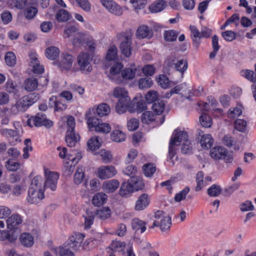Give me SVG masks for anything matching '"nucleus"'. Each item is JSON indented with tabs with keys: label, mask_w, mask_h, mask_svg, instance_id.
<instances>
[{
	"label": "nucleus",
	"mask_w": 256,
	"mask_h": 256,
	"mask_svg": "<svg viewBox=\"0 0 256 256\" xmlns=\"http://www.w3.org/2000/svg\"><path fill=\"white\" fill-rule=\"evenodd\" d=\"M166 2L164 0H158L152 3L150 6V10L153 13L162 11L166 6Z\"/></svg>",
	"instance_id": "28"
},
{
	"label": "nucleus",
	"mask_w": 256,
	"mask_h": 256,
	"mask_svg": "<svg viewBox=\"0 0 256 256\" xmlns=\"http://www.w3.org/2000/svg\"><path fill=\"white\" fill-rule=\"evenodd\" d=\"M132 104L134 108V110H131L132 112L137 111L138 112H141L146 108V104L142 100H139L137 102H132Z\"/></svg>",
	"instance_id": "56"
},
{
	"label": "nucleus",
	"mask_w": 256,
	"mask_h": 256,
	"mask_svg": "<svg viewBox=\"0 0 256 256\" xmlns=\"http://www.w3.org/2000/svg\"><path fill=\"white\" fill-rule=\"evenodd\" d=\"M28 57L30 58L29 66L32 68L33 72L37 74L42 73L44 68L43 66L40 64L36 53L35 52L30 51L28 53Z\"/></svg>",
	"instance_id": "11"
},
{
	"label": "nucleus",
	"mask_w": 256,
	"mask_h": 256,
	"mask_svg": "<svg viewBox=\"0 0 256 256\" xmlns=\"http://www.w3.org/2000/svg\"><path fill=\"white\" fill-rule=\"evenodd\" d=\"M198 132V136L200 137V144L202 148L206 149L210 148L214 143V140L211 135L209 134H205L201 130H199Z\"/></svg>",
	"instance_id": "16"
},
{
	"label": "nucleus",
	"mask_w": 256,
	"mask_h": 256,
	"mask_svg": "<svg viewBox=\"0 0 256 256\" xmlns=\"http://www.w3.org/2000/svg\"><path fill=\"white\" fill-rule=\"evenodd\" d=\"M134 191L132 186L128 181L126 182H124L122 183L119 193L122 196L127 198Z\"/></svg>",
	"instance_id": "26"
},
{
	"label": "nucleus",
	"mask_w": 256,
	"mask_h": 256,
	"mask_svg": "<svg viewBox=\"0 0 256 256\" xmlns=\"http://www.w3.org/2000/svg\"><path fill=\"white\" fill-rule=\"evenodd\" d=\"M100 2L110 12L117 16L122 14V8L113 0H100Z\"/></svg>",
	"instance_id": "13"
},
{
	"label": "nucleus",
	"mask_w": 256,
	"mask_h": 256,
	"mask_svg": "<svg viewBox=\"0 0 256 256\" xmlns=\"http://www.w3.org/2000/svg\"><path fill=\"white\" fill-rule=\"evenodd\" d=\"M27 124L30 127L34 126L36 127L44 126L49 128L53 125V122L48 119L46 114L42 112L38 113L35 116H32L28 120Z\"/></svg>",
	"instance_id": "5"
},
{
	"label": "nucleus",
	"mask_w": 256,
	"mask_h": 256,
	"mask_svg": "<svg viewBox=\"0 0 256 256\" xmlns=\"http://www.w3.org/2000/svg\"><path fill=\"white\" fill-rule=\"evenodd\" d=\"M20 243L24 246L30 247L34 244L32 236L28 233H24L20 237Z\"/></svg>",
	"instance_id": "34"
},
{
	"label": "nucleus",
	"mask_w": 256,
	"mask_h": 256,
	"mask_svg": "<svg viewBox=\"0 0 256 256\" xmlns=\"http://www.w3.org/2000/svg\"><path fill=\"white\" fill-rule=\"evenodd\" d=\"M74 58L72 55L68 54H64L60 66L62 69L68 70L72 66Z\"/></svg>",
	"instance_id": "25"
},
{
	"label": "nucleus",
	"mask_w": 256,
	"mask_h": 256,
	"mask_svg": "<svg viewBox=\"0 0 256 256\" xmlns=\"http://www.w3.org/2000/svg\"><path fill=\"white\" fill-rule=\"evenodd\" d=\"M200 122L202 126L204 128H210L212 124V118L206 113H202L200 116Z\"/></svg>",
	"instance_id": "52"
},
{
	"label": "nucleus",
	"mask_w": 256,
	"mask_h": 256,
	"mask_svg": "<svg viewBox=\"0 0 256 256\" xmlns=\"http://www.w3.org/2000/svg\"><path fill=\"white\" fill-rule=\"evenodd\" d=\"M152 85V80L150 78H142L139 80L138 86L140 89L150 88Z\"/></svg>",
	"instance_id": "60"
},
{
	"label": "nucleus",
	"mask_w": 256,
	"mask_h": 256,
	"mask_svg": "<svg viewBox=\"0 0 256 256\" xmlns=\"http://www.w3.org/2000/svg\"><path fill=\"white\" fill-rule=\"evenodd\" d=\"M136 68H126L122 72L121 76L124 80H131L134 78Z\"/></svg>",
	"instance_id": "41"
},
{
	"label": "nucleus",
	"mask_w": 256,
	"mask_h": 256,
	"mask_svg": "<svg viewBox=\"0 0 256 256\" xmlns=\"http://www.w3.org/2000/svg\"><path fill=\"white\" fill-rule=\"evenodd\" d=\"M123 68V65L121 62H117L114 64L110 70V73L108 75L110 78L119 84L121 82V80L118 78V76L120 75L122 69Z\"/></svg>",
	"instance_id": "17"
},
{
	"label": "nucleus",
	"mask_w": 256,
	"mask_h": 256,
	"mask_svg": "<svg viewBox=\"0 0 256 256\" xmlns=\"http://www.w3.org/2000/svg\"><path fill=\"white\" fill-rule=\"evenodd\" d=\"M42 184L43 180L40 176H36L32 180L26 198L29 204H37L44 198Z\"/></svg>",
	"instance_id": "1"
},
{
	"label": "nucleus",
	"mask_w": 256,
	"mask_h": 256,
	"mask_svg": "<svg viewBox=\"0 0 256 256\" xmlns=\"http://www.w3.org/2000/svg\"><path fill=\"white\" fill-rule=\"evenodd\" d=\"M128 181L132 186L134 190H140L144 186V184L142 179L136 176L130 178Z\"/></svg>",
	"instance_id": "37"
},
{
	"label": "nucleus",
	"mask_w": 256,
	"mask_h": 256,
	"mask_svg": "<svg viewBox=\"0 0 256 256\" xmlns=\"http://www.w3.org/2000/svg\"><path fill=\"white\" fill-rule=\"evenodd\" d=\"M52 252L56 256H74V252H71L64 244L58 248L52 249Z\"/></svg>",
	"instance_id": "23"
},
{
	"label": "nucleus",
	"mask_w": 256,
	"mask_h": 256,
	"mask_svg": "<svg viewBox=\"0 0 256 256\" xmlns=\"http://www.w3.org/2000/svg\"><path fill=\"white\" fill-rule=\"evenodd\" d=\"M67 130L65 140L68 146H74L80 141V136L74 132L75 120L73 116H69L66 122Z\"/></svg>",
	"instance_id": "2"
},
{
	"label": "nucleus",
	"mask_w": 256,
	"mask_h": 256,
	"mask_svg": "<svg viewBox=\"0 0 256 256\" xmlns=\"http://www.w3.org/2000/svg\"><path fill=\"white\" fill-rule=\"evenodd\" d=\"M146 223L144 221L134 218L131 221V226L132 230L138 231L140 230V232L143 233L146 230Z\"/></svg>",
	"instance_id": "27"
},
{
	"label": "nucleus",
	"mask_w": 256,
	"mask_h": 256,
	"mask_svg": "<svg viewBox=\"0 0 256 256\" xmlns=\"http://www.w3.org/2000/svg\"><path fill=\"white\" fill-rule=\"evenodd\" d=\"M46 57L49 60H54L60 54L59 49L56 46H50L46 48L45 52Z\"/></svg>",
	"instance_id": "32"
},
{
	"label": "nucleus",
	"mask_w": 256,
	"mask_h": 256,
	"mask_svg": "<svg viewBox=\"0 0 256 256\" xmlns=\"http://www.w3.org/2000/svg\"><path fill=\"white\" fill-rule=\"evenodd\" d=\"M150 31L174 32L173 30H168L166 26L155 22L152 24L151 29H150L148 26L142 24L138 26L136 30V32H150Z\"/></svg>",
	"instance_id": "14"
},
{
	"label": "nucleus",
	"mask_w": 256,
	"mask_h": 256,
	"mask_svg": "<svg viewBox=\"0 0 256 256\" xmlns=\"http://www.w3.org/2000/svg\"><path fill=\"white\" fill-rule=\"evenodd\" d=\"M118 58V50L114 45L110 46L107 52L106 59L108 60H115Z\"/></svg>",
	"instance_id": "43"
},
{
	"label": "nucleus",
	"mask_w": 256,
	"mask_h": 256,
	"mask_svg": "<svg viewBox=\"0 0 256 256\" xmlns=\"http://www.w3.org/2000/svg\"><path fill=\"white\" fill-rule=\"evenodd\" d=\"M90 55L86 52H81L77 56V63L80 70L83 72H90L92 70Z\"/></svg>",
	"instance_id": "6"
},
{
	"label": "nucleus",
	"mask_w": 256,
	"mask_h": 256,
	"mask_svg": "<svg viewBox=\"0 0 256 256\" xmlns=\"http://www.w3.org/2000/svg\"><path fill=\"white\" fill-rule=\"evenodd\" d=\"M99 154L104 163L108 164L112 161L113 157L110 152L106 151L105 150H102Z\"/></svg>",
	"instance_id": "57"
},
{
	"label": "nucleus",
	"mask_w": 256,
	"mask_h": 256,
	"mask_svg": "<svg viewBox=\"0 0 256 256\" xmlns=\"http://www.w3.org/2000/svg\"><path fill=\"white\" fill-rule=\"evenodd\" d=\"M101 145V140L98 136L92 137L90 138L88 142V148L92 150L98 149Z\"/></svg>",
	"instance_id": "39"
},
{
	"label": "nucleus",
	"mask_w": 256,
	"mask_h": 256,
	"mask_svg": "<svg viewBox=\"0 0 256 256\" xmlns=\"http://www.w3.org/2000/svg\"><path fill=\"white\" fill-rule=\"evenodd\" d=\"M39 99L38 94L32 93L18 99L13 108L18 112H24Z\"/></svg>",
	"instance_id": "3"
},
{
	"label": "nucleus",
	"mask_w": 256,
	"mask_h": 256,
	"mask_svg": "<svg viewBox=\"0 0 256 256\" xmlns=\"http://www.w3.org/2000/svg\"><path fill=\"white\" fill-rule=\"evenodd\" d=\"M4 86L6 90L10 94L16 95L19 92L18 87L16 82L12 80L8 79L5 84Z\"/></svg>",
	"instance_id": "31"
},
{
	"label": "nucleus",
	"mask_w": 256,
	"mask_h": 256,
	"mask_svg": "<svg viewBox=\"0 0 256 256\" xmlns=\"http://www.w3.org/2000/svg\"><path fill=\"white\" fill-rule=\"evenodd\" d=\"M46 181L42 186L44 189L49 188L52 190L54 191L56 188L58 180L59 178L58 174L54 172L47 170H45Z\"/></svg>",
	"instance_id": "7"
},
{
	"label": "nucleus",
	"mask_w": 256,
	"mask_h": 256,
	"mask_svg": "<svg viewBox=\"0 0 256 256\" xmlns=\"http://www.w3.org/2000/svg\"><path fill=\"white\" fill-rule=\"evenodd\" d=\"M111 139L116 142H124L126 140V134L120 130H114L110 134Z\"/></svg>",
	"instance_id": "38"
},
{
	"label": "nucleus",
	"mask_w": 256,
	"mask_h": 256,
	"mask_svg": "<svg viewBox=\"0 0 256 256\" xmlns=\"http://www.w3.org/2000/svg\"><path fill=\"white\" fill-rule=\"evenodd\" d=\"M146 101L148 104L154 102L158 100V93L155 90H150L146 94Z\"/></svg>",
	"instance_id": "58"
},
{
	"label": "nucleus",
	"mask_w": 256,
	"mask_h": 256,
	"mask_svg": "<svg viewBox=\"0 0 256 256\" xmlns=\"http://www.w3.org/2000/svg\"><path fill=\"white\" fill-rule=\"evenodd\" d=\"M116 174V170L112 166H101L98 170V177L102 180L111 178Z\"/></svg>",
	"instance_id": "12"
},
{
	"label": "nucleus",
	"mask_w": 256,
	"mask_h": 256,
	"mask_svg": "<svg viewBox=\"0 0 256 256\" xmlns=\"http://www.w3.org/2000/svg\"><path fill=\"white\" fill-rule=\"evenodd\" d=\"M126 243L120 241L114 240L112 241L108 248L112 251L122 252L126 247Z\"/></svg>",
	"instance_id": "44"
},
{
	"label": "nucleus",
	"mask_w": 256,
	"mask_h": 256,
	"mask_svg": "<svg viewBox=\"0 0 256 256\" xmlns=\"http://www.w3.org/2000/svg\"><path fill=\"white\" fill-rule=\"evenodd\" d=\"M110 112V106L106 103H102L98 105L96 109V113L100 117L108 116Z\"/></svg>",
	"instance_id": "30"
},
{
	"label": "nucleus",
	"mask_w": 256,
	"mask_h": 256,
	"mask_svg": "<svg viewBox=\"0 0 256 256\" xmlns=\"http://www.w3.org/2000/svg\"><path fill=\"white\" fill-rule=\"evenodd\" d=\"M175 69L181 72L182 73L184 72L188 68V63L187 62L184 60H178L176 62Z\"/></svg>",
	"instance_id": "61"
},
{
	"label": "nucleus",
	"mask_w": 256,
	"mask_h": 256,
	"mask_svg": "<svg viewBox=\"0 0 256 256\" xmlns=\"http://www.w3.org/2000/svg\"><path fill=\"white\" fill-rule=\"evenodd\" d=\"M188 135L186 132L184 131H180L174 134V136L172 138L170 142L169 146V158L172 160L176 154L175 146L180 145L182 142H186L188 140Z\"/></svg>",
	"instance_id": "4"
},
{
	"label": "nucleus",
	"mask_w": 256,
	"mask_h": 256,
	"mask_svg": "<svg viewBox=\"0 0 256 256\" xmlns=\"http://www.w3.org/2000/svg\"><path fill=\"white\" fill-rule=\"evenodd\" d=\"M85 219L84 228L89 229L93 224L94 218V214L91 210H87L86 214L84 216Z\"/></svg>",
	"instance_id": "40"
},
{
	"label": "nucleus",
	"mask_w": 256,
	"mask_h": 256,
	"mask_svg": "<svg viewBox=\"0 0 256 256\" xmlns=\"http://www.w3.org/2000/svg\"><path fill=\"white\" fill-rule=\"evenodd\" d=\"M130 98L127 95L118 98V102L116 106V110L120 114L124 112L127 108L130 106Z\"/></svg>",
	"instance_id": "15"
},
{
	"label": "nucleus",
	"mask_w": 256,
	"mask_h": 256,
	"mask_svg": "<svg viewBox=\"0 0 256 256\" xmlns=\"http://www.w3.org/2000/svg\"><path fill=\"white\" fill-rule=\"evenodd\" d=\"M156 167L152 163L146 164L143 166V171L144 175L147 177L152 176L156 172Z\"/></svg>",
	"instance_id": "49"
},
{
	"label": "nucleus",
	"mask_w": 256,
	"mask_h": 256,
	"mask_svg": "<svg viewBox=\"0 0 256 256\" xmlns=\"http://www.w3.org/2000/svg\"><path fill=\"white\" fill-rule=\"evenodd\" d=\"M158 82L163 88H166L170 84V80L165 75H160L158 79Z\"/></svg>",
	"instance_id": "64"
},
{
	"label": "nucleus",
	"mask_w": 256,
	"mask_h": 256,
	"mask_svg": "<svg viewBox=\"0 0 256 256\" xmlns=\"http://www.w3.org/2000/svg\"><path fill=\"white\" fill-rule=\"evenodd\" d=\"M120 182L117 180L112 179L104 182L102 185V188L106 192H114L119 186Z\"/></svg>",
	"instance_id": "19"
},
{
	"label": "nucleus",
	"mask_w": 256,
	"mask_h": 256,
	"mask_svg": "<svg viewBox=\"0 0 256 256\" xmlns=\"http://www.w3.org/2000/svg\"><path fill=\"white\" fill-rule=\"evenodd\" d=\"M108 196L104 192L96 194L92 199V204L96 206H100L105 204L107 200Z\"/></svg>",
	"instance_id": "24"
},
{
	"label": "nucleus",
	"mask_w": 256,
	"mask_h": 256,
	"mask_svg": "<svg viewBox=\"0 0 256 256\" xmlns=\"http://www.w3.org/2000/svg\"><path fill=\"white\" fill-rule=\"evenodd\" d=\"M4 59L6 64L10 66H13L16 64V56L12 52H6L5 55Z\"/></svg>",
	"instance_id": "55"
},
{
	"label": "nucleus",
	"mask_w": 256,
	"mask_h": 256,
	"mask_svg": "<svg viewBox=\"0 0 256 256\" xmlns=\"http://www.w3.org/2000/svg\"><path fill=\"white\" fill-rule=\"evenodd\" d=\"M50 106H54L55 111H63L66 108V105L57 100L56 97L50 98Z\"/></svg>",
	"instance_id": "33"
},
{
	"label": "nucleus",
	"mask_w": 256,
	"mask_h": 256,
	"mask_svg": "<svg viewBox=\"0 0 256 256\" xmlns=\"http://www.w3.org/2000/svg\"><path fill=\"white\" fill-rule=\"evenodd\" d=\"M225 154H226V149L220 146L213 148L210 150V152L212 158L216 160L222 159Z\"/></svg>",
	"instance_id": "20"
},
{
	"label": "nucleus",
	"mask_w": 256,
	"mask_h": 256,
	"mask_svg": "<svg viewBox=\"0 0 256 256\" xmlns=\"http://www.w3.org/2000/svg\"><path fill=\"white\" fill-rule=\"evenodd\" d=\"M120 49L122 54L126 57H129L132 54V46L130 40L128 36H125V39L120 45Z\"/></svg>",
	"instance_id": "18"
},
{
	"label": "nucleus",
	"mask_w": 256,
	"mask_h": 256,
	"mask_svg": "<svg viewBox=\"0 0 256 256\" xmlns=\"http://www.w3.org/2000/svg\"><path fill=\"white\" fill-rule=\"evenodd\" d=\"M84 236L82 234L72 236L69 238L64 244L71 252L76 251L82 243Z\"/></svg>",
	"instance_id": "8"
},
{
	"label": "nucleus",
	"mask_w": 256,
	"mask_h": 256,
	"mask_svg": "<svg viewBox=\"0 0 256 256\" xmlns=\"http://www.w3.org/2000/svg\"><path fill=\"white\" fill-rule=\"evenodd\" d=\"M164 102L160 100L154 102L152 108L156 114H160L164 110Z\"/></svg>",
	"instance_id": "46"
},
{
	"label": "nucleus",
	"mask_w": 256,
	"mask_h": 256,
	"mask_svg": "<svg viewBox=\"0 0 256 256\" xmlns=\"http://www.w3.org/2000/svg\"><path fill=\"white\" fill-rule=\"evenodd\" d=\"M240 75L250 81L255 83L256 82V74L254 72L250 70H243L240 71Z\"/></svg>",
	"instance_id": "45"
},
{
	"label": "nucleus",
	"mask_w": 256,
	"mask_h": 256,
	"mask_svg": "<svg viewBox=\"0 0 256 256\" xmlns=\"http://www.w3.org/2000/svg\"><path fill=\"white\" fill-rule=\"evenodd\" d=\"M18 237V234L9 233L8 231L0 230V240L3 241L7 240L10 242H14Z\"/></svg>",
	"instance_id": "29"
},
{
	"label": "nucleus",
	"mask_w": 256,
	"mask_h": 256,
	"mask_svg": "<svg viewBox=\"0 0 256 256\" xmlns=\"http://www.w3.org/2000/svg\"><path fill=\"white\" fill-rule=\"evenodd\" d=\"M234 128L240 132H244L246 128V122L244 120L238 119L235 121Z\"/></svg>",
	"instance_id": "63"
},
{
	"label": "nucleus",
	"mask_w": 256,
	"mask_h": 256,
	"mask_svg": "<svg viewBox=\"0 0 256 256\" xmlns=\"http://www.w3.org/2000/svg\"><path fill=\"white\" fill-rule=\"evenodd\" d=\"M74 45L80 44L86 45L88 47V50L91 52H94L96 48V43L92 38L86 37L84 35H80L74 38L73 40Z\"/></svg>",
	"instance_id": "10"
},
{
	"label": "nucleus",
	"mask_w": 256,
	"mask_h": 256,
	"mask_svg": "<svg viewBox=\"0 0 256 256\" xmlns=\"http://www.w3.org/2000/svg\"><path fill=\"white\" fill-rule=\"evenodd\" d=\"M38 12V10L36 8L31 6L25 9L24 14L26 19L32 20L35 18Z\"/></svg>",
	"instance_id": "50"
},
{
	"label": "nucleus",
	"mask_w": 256,
	"mask_h": 256,
	"mask_svg": "<svg viewBox=\"0 0 256 256\" xmlns=\"http://www.w3.org/2000/svg\"><path fill=\"white\" fill-rule=\"evenodd\" d=\"M111 130L110 125L108 123H100L96 126L95 130L102 133H108Z\"/></svg>",
	"instance_id": "62"
},
{
	"label": "nucleus",
	"mask_w": 256,
	"mask_h": 256,
	"mask_svg": "<svg viewBox=\"0 0 256 256\" xmlns=\"http://www.w3.org/2000/svg\"><path fill=\"white\" fill-rule=\"evenodd\" d=\"M204 174L202 171L198 172L196 176V186L195 188V190L198 192L202 188L206 186V182L204 180Z\"/></svg>",
	"instance_id": "36"
},
{
	"label": "nucleus",
	"mask_w": 256,
	"mask_h": 256,
	"mask_svg": "<svg viewBox=\"0 0 256 256\" xmlns=\"http://www.w3.org/2000/svg\"><path fill=\"white\" fill-rule=\"evenodd\" d=\"M84 177V170L82 167H78L76 169V173L74 175V182L78 184H80Z\"/></svg>",
	"instance_id": "53"
},
{
	"label": "nucleus",
	"mask_w": 256,
	"mask_h": 256,
	"mask_svg": "<svg viewBox=\"0 0 256 256\" xmlns=\"http://www.w3.org/2000/svg\"><path fill=\"white\" fill-rule=\"evenodd\" d=\"M206 33H191L190 37L194 42V46L198 48L200 43L201 38L206 36Z\"/></svg>",
	"instance_id": "59"
},
{
	"label": "nucleus",
	"mask_w": 256,
	"mask_h": 256,
	"mask_svg": "<svg viewBox=\"0 0 256 256\" xmlns=\"http://www.w3.org/2000/svg\"><path fill=\"white\" fill-rule=\"evenodd\" d=\"M111 210L108 207H104L97 210L96 214L100 219L104 220L110 216Z\"/></svg>",
	"instance_id": "54"
},
{
	"label": "nucleus",
	"mask_w": 256,
	"mask_h": 256,
	"mask_svg": "<svg viewBox=\"0 0 256 256\" xmlns=\"http://www.w3.org/2000/svg\"><path fill=\"white\" fill-rule=\"evenodd\" d=\"M222 189L218 185L214 184L208 189L207 192L211 197L218 196L221 193Z\"/></svg>",
	"instance_id": "51"
},
{
	"label": "nucleus",
	"mask_w": 256,
	"mask_h": 256,
	"mask_svg": "<svg viewBox=\"0 0 256 256\" xmlns=\"http://www.w3.org/2000/svg\"><path fill=\"white\" fill-rule=\"evenodd\" d=\"M186 88L187 86L186 83L178 85L172 88L169 92H166L164 94V97L166 98H169L174 94H178L181 91L186 92Z\"/></svg>",
	"instance_id": "35"
},
{
	"label": "nucleus",
	"mask_w": 256,
	"mask_h": 256,
	"mask_svg": "<svg viewBox=\"0 0 256 256\" xmlns=\"http://www.w3.org/2000/svg\"><path fill=\"white\" fill-rule=\"evenodd\" d=\"M149 204L148 195L146 194H141L136 202L135 210H142L144 209Z\"/></svg>",
	"instance_id": "21"
},
{
	"label": "nucleus",
	"mask_w": 256,
	"mask_h": 256,
	"mask_svg": "<svg viewBox=\"0 0 256 256\" xmlns=\"http://www.w3.org/2000/svg\"><path fill=\"white\" fill-rule=\"evenodd\" d=\"M159 224L160 230L162 232H166L170 230L172 224L170 217L168 216L162 220H159Z\"/></svg>",
	"instance_id": "48"
},
{
	"label": "nucleus",
	"mask_w": 256,
	"mask_h": 256,
	"mask_svg": "<svg viewBox=\"0 0 256 256\" xmlns=\"http://www.w3.org/2000/svg\"><path fill=\"white\" fill-rule=\"evenodd\" d=\"M22 220L18 214H13L6 220L7 227L10 230H14V234L20 233L18 226L22 223Z\"/></svg>",
	"instance_id": "9"
},
{
	"label": "nucleus",
	"mask_w": 256,
	"mask_h": 256,
	"mask_svg": "<svg viewBox=\"0 0 256 256\" xmlns=\"http://www.w3.org/2000/svg\"><path fill=\"white\" fill-rule=\"evenodd\" d=\"M155 116L150 111L144 112L141 116V121L143 124H149L155 120Z\"/></svg>",
	"instance_id": "47"
},
{
	"label": "nucleus",
	"mask_w": 256,
	"mask_h": 256,
	"mask_svg": "<svg viewBox=\"0 0 256 256\" xmlns=\"http://www.w3.org/2000/svg\"><path fill=\"white\" fill-rule=\"evenodd\" d=\"M38 81L36 78L31 77L26 78L24 82L23 86L26 90L28 92L35 90L38 86Z\"/></svg>",
	"instance_id": "22"
},
{
	"label": "nucleus",
	"mask_w": 256,
	"mask_h": 256,
	"mask_svg": "<svg viewBox=\"0 0 256 256\" xmlns=\"http://www.w3.org/2000/svg\"><path fill=\"white\" fill-rule=\"evenodd\" d=\"M70 17V14L66 10H60L56 16V18L59 22H65L68 21Z\"/></svg>",
	"instance_id": "42"
}]
</instances>
